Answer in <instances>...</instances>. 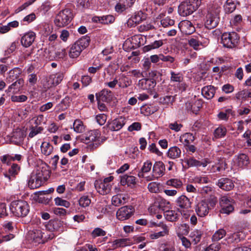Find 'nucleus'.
I'll list each match as a JSON object with an SVG mask.
<instances>
[{"label":"nucleus","instance_id":"nucleus-13","mask_svg":"<svg viewBox=\"0 0 251 251\" xmlns=\"http://www.w3.org/2000/svg\"><path fill=\"white\" fill-rule=\"evenodd\" d=\"M95 187L97 192L103 195L109 193L111 190L110 184L100 180L95 181Z\"/></svg>","mask_w":251,"mask_h":251},{"label":"nucleus","instance_id":"nucleus-33","mask_svg":"<svg viewBox=\"0 0 251 251\" xmlns=\"http://www.w3.org/2000/svg\"><path fill=\"white\" fill-rule=\"evenodd\" d=\"M195 137L191 133H186L180 137L179 140L184 146H188L195 140Z\"/></svg>","mask_w":251,"mask_h":251},{"label":"nucleus","instance_id":"nucleus-36","mask_svg":"<svg viewBox=\"0 0 251 251\" xmlns=\"http://www.w3.org/2000/svg\"><path fill=\"white\" fill-rule=\"evenodd\" d=\"M20 169V167L18 165L16 164H13L11 168L9 169L8 173H4V175L5 177L11 179V177H14L16 175L18 174Z\"/></svg>","mask_w":251,"mask_h":251},{"label":"nucleus","instance_id":"nucleus-10","mask_svg":"<svg viewBox=\"0 0 251 251\" xmlns=\"http://www.w3.org/2000/svg\"><path fill=\"white\" fill-rule=\"evenodd\" d=\"M134 211V208L131 206H123L117 211V218L120 221L127 220L131 217Z\"/></svg>","mask_w":251,"mask_h":251},{"label":"nucleus","instance_id":"nucleus-28","mask_svg":"<svg viewBox=\"0 0 251 251\" xmlns=\"http://www.w3.org/2000/svg\"><path fill=\"white\" fill-rule=\"evenodd\" d=\"M127 201L126 195L122 194H118L113 196L112 198V204L115 206H119L124 204Z\"/></svg>","mask_w":251,"mask_h":251},{"label":"nucleus","instance_id":"nucleus-25","mask_svg":"<svg viewBox=\"0 0 251 251\" xmlns=\"http://www.w3.org/2000/svg\"><path fill=\"white\" fill-rule=\"evenodd\" d=\"M120 178V182L123 186L133 187L136 183V178L134 176L125 175L121 176Z\"/></svg>","mask_w":251,"mask_h":251},{"label":"nucleus","instance_id":"nucleus-14","mask_svg":"<svg viewBox=\"0 0 251 251\" xmlns=\"http://www.w3.org/2000/svg\"><path fill=\"white\" fill-rule=\"evenodd\" d=\"M125 123L126 120L125 118L120 116L110 122H108V127L111 130L118 131L123 127Z\"/></svg>","mask_w":251,"mask_h":251},{"label":"nucleus","instance_id":"nucleus-47","mask_svg":"<svg viewBox=\"0 0 251 251\" xmlns=\"http://www.w3.org/2000/svg\"><path fill=\"white\" fill-rule=\"evenodd\" d=\"M188 44L195 50H198L200 46L202 45L201 43L196 38H191L188 40Z\"/></svg>","mask_w":251,"mask_h":251},{"label":"nucleus","instance_id":"nucleus-9","mask_svg":"<svg viewBox=\"0 0 251 251\" xmlns=\"http://www.w3.org/2000/svg\"><path fill=\"white\" fill-rule=\"evenodd\" d=\"M165 171V165L161 161L155 162L152 167V175L151 176L146 177L147 181H151L153 179L152 177L156 178L162 176Z\"/></svg>","mask_w":251,"mask_h":251},{"label":"nucleus","instance_id":"nucleus-37","mask_svg":"<svg viewBox=\"0 0 251 251\" xmlns=\"http://www.w3.org/2000/svg\"><path fill=\"white\" fill-rule=\"evenodd\" d=\"M152 168V163L150 161H147L144 163L141 172H139L138 176L139 177H144V174L149 173Z\"/></svg>","mask_w":251,"mask_h":251},{"label":"nucleus","instance_id":"nucleus-50","mask_svg":"<svg viewBox=\"0 0 251 251\" xmlns=\"http://www.w3.org/2000/svg\"><path fill=\"white\" fill-rule=\"evenodd\" d=\"M225 10L226 13H232L236 8L235 4L231 0H227L224 6Z\"/></svg>","mask_w":251,"mask_h":251},{"label":"nucleus","instance_id":"nucleus-56","mask_svg":"<svg viewBox=\"0 0 251 251\" xmlns=\"http://www.w3.org/2000/svg\"><path fill=\"white\" fill-rule=\"evenodd\" d=\"M115 21V17L111 15H108L102 16V21L101 24H112Z\"/></svg>","mask_w":251,"mask_h":251},{"label":"nucleus","instance_id":"nucleus-24","mask_svg":"<svg viewBox=\"0 0 251 251\" xmlns=\"http://www.w3.org/2000/svg\"><path fill=\"white\" fill-rule=\"evenodd\" d=\"M113 95L111 91L106 89L101 90L97 95V98L99 101H102L106 102H110L113 99Z\"/></svg>","mask_w":251,"mask_h":251},{"label":"nucleus","instance_id":"nucleus-63","mask_svg":"<svg viewBox=\"0 0 251 251\" xmlns=\"http://www.w3.org/2000/svg\"><path fill=\"white\" fill-rule=\"evenodd\" d=\"M18 69H14L11 70L9 73V76L7 77V80L8 81L10 82L16 79L18 76V75L17 73Z\"/></svg>","mask_w":251,"mask_h":251},{"label":"nucleus","instance_id":"nucleus-26","mask_svg":"<svg viewBox=\"0 0 251 251\" xmlns=\"http://www.w3.org/2000/svg\"><path fill=\"white\" fill-rule=\"evenodd\" d=\"M185 162L188 165V167H201L202 166L205 167L209 163V162L206 159L202 160L201 161L196 160L193 157H190L185 160Z\"/></svg>","mask_w":251,"mask_h":251},{"label":"nucleus","instance_id":"nucleus-43","mask_svg":"<svg viewBox=\"0 0 251 251\" xmlns=\"http://www.w3.org/2000/svg\"><path fill=\"white\" fill-rule=\"evenodd\" d=\"M226 231L223 228H220L217 230L212 235V240L213 241L217 242L226 235Z\"/></svg>","mask_w":251,"mask_h":251},{"label":"nucleus","instance_id":"nucleus-19","mask_svg":"<svg viewBox=\"0 0 251 251\" xmlns=\"http://www.w3.org/2000/svg\"><path fill=\"white\" fill-rule=\"evenodd\" d=\"M176 205L180 209H187L191 207V202L185 195H181L176 201Z\"/></svg>","mask_w":251,"mask_h":251},{"label":"nucleus","instance_id":"nucleus-31","mask_svg":"<svg viewBox=\"0 0 251 251\" xmlns=\"http://www.w3.org/2000/svg\"><path fill=\"white\" fill-rule=\"evenodd\" d=\"M41 180L38 179L37 176L32 173L28 181V186L30 189H35L40 187L42 184Z\"/></svg>","mask_w":251,"mask_h":251},{"label":"nucleus","instance_id":"nucleus-3","mask_svg":"<svg viewBox=\"0 0 251 251\" xmlns=\"http://www.w3.org/2000/svg\"><path fill=\"white\" fill-rule=\"evenodd\" d=\"M90 38L88 36H84L76 41L70 47L69 56L70 58H75L78 57L82 51L87 48L90 43Z\"/></svg>","mask_w":251,"mask_h":251},{"label":"nucleus","instance_id":"nucleus-17","mask_svg":"<svg viewBox=\"0 0 251 251\" xmlns=\"http://www.w3.org/2000/svg\"><path fill=\"white\" fill-rule=\"evenodd\" d=\"M244 238V233L242 231H237L233 233L227 234L225 241L226 244L230 245L233 243H237Z\"/></svg>","mask_w":251,"mask_h":251},{"label":"nucleus","instance_id":"nucleus-4","mask_svg":"<svg viewBox=\"0 0 251 251\" xmlns=\"http://www.w3.org/2000/svg\"><path fill=\"white\" fill-rule=\"evenodd\" d=\"M10 209L16 216L25 217L29 211V206L26 201L17 200L11 203Z\"/></svg>","mask_w":251,"mask_h":251},{"label":"nucleus","instance_id":"nucleus-40","mask_svg":"<svg viewBox=\"0 0 251 251\" xmlns=\"http://www.w3.org/2000/svg\"><path fill=\"white\" fill-rule=\"evenodd\" d=\"M71 100L69 97H66L60 103L56 106V108L60 111H64L67 109L70 106Z\"/></svg>","mask_w":251,"mask_h":251},{"label":"nucleus","instance_id":"nucleus-59","mask_svg":"<svg viewBox=\"0 0 251 251\" xmlns=\"http://www.w3.org/2000/svg\"><path fill=\"white\" fill-rule=\"evenodd\" d=\"M161 25L164 27H166L169 26H172L174 25L175 21L174 20L171 19L169 17H166L160 21Z\"/></svg>","mask_w":251,"mask_h":251},{"label":"nucleus","instance_id":"nucleus-60","mask_svg":"<svg viewBox=\"0 0 251 251\" xmlns=\"http://www.w3.org/2000/svg\"><path fill=\"white\" fill-rule=\"evenodd\" d=\"M127 239H116L113 242V245L115 246V248L124 247L127 245Z\"/></svg>","mask_w":251,"mask_h":251},{"label":"nucleus","instance_id":"nucleus-11","mask_svg":"<svg viewBox=\"0 0 251 251\" xmlns=\"http://www.w3.org/2000/svg\"><path fill=\"white\" fill-rule=\"evenodd\" d=\"M36 34L33 31H29L25 33L21 37V43L25 47H30L35 41Z\"/></svg>","mask_w":251,"mask_h":251},{"label":"nucleus","instance_id":"nucleus-7","mask_svg":"<svg viewBox=\"0 0 251 251\" xmlns=\"http://www.w3.org/2000/svg\"><path fill=\"white\" fill-rule=\"evenodd\" d=\"M37 176L39 180L42 182L47 180L50 176V171L49 166L45 163L42 162L36 167L33 172Z\"/></svg>","mask_w":251,"mask_h":251},{"label":"nucleus","instance_id":"nucleus-29","mask_svg":"<svg viewBox=\"0 0 251 251\" xmlns=\"http://www.w3.org/2000/svg\"><path fill=\"white\" fill-rule=\"evenodd\" d=\"M155 84L151 79L143 78L139 81L138 86L143 90H150L154 87Z\"/></svg>","mask_w":251,"mask_h":251},{"label":"nucleus","instance_id":"nucleus-2","mask_svg":"<svg viewBox=\"0 0 251 251\" xmlns=\"http://www.w3.org/2000/svg\"><path fill=\"white\" fill-rule=\"evenodd\" d=\"M220 6L217 4H213L209 6L205 22L206 28L211 29L217 26L219 22L218 15L220 12Z\"/></svg>","mask_w":251,"mask_h":251},{"label":"nucleus","instance_id":"nucleus-62","mask_svg":"<svg viewBox=\"0 0 251 251\" xmlns=\"http://www.w3.org/2000/svg\"><path fill=\"white\" fill-rule=\"evenodd\" d=\"M131 84V81L129 80L127 77H124L122 79V81L119 82L118 84L120 87L125 88L129 86H130Z\"/></svg>","mask_w":251,"mask_h":251},{"label":"nucleus","instance_id":"nucleus-22","mask_svg":"<svg viewBox=\"0 0 251 251\" xmlns=\"http://www.w3.org/2000/svg\"><path fill=\"white\" fill-rule=\"evenodd\" d=\"M25 136L26 134L24 130L17 128L13 133L12 141L16 145L20 144L24 141Z\"/></svg>","mask_w":251,"mask_h":251},{"label":"nucleus","instance_id":"nucleus-23","mask_svg":"<svg viewBox=\"0 0 251 251\" xmlns=\"http://www.w3.org/2000/svg\"><path fill=\"white\" fill-rule=\"evenodd\" d=\"M63 78L64 74L62 73L50 75L47 81L49 87L58 85L63 80Z\"/></svg>","mask_w":251,"mask_h":251},{"label":"nucleus","instance_id":"nucleus-52","mask_svg":"<svg viewBox=\"0 0 251 251\" xmlns=\"http://www.w3.org/2000/svg\"><path fill=\"white\" fill-rule=\"evenodd\" d=\"M91 200L87 196H83L79 200V204L81 207H86L91 203Z\"/></svg>","mask_w":251,"mask_h":251},{"label":"nucleus","instance_id":"nucleus-18","mask_svg":"<svg viewBox=\"0 0 251 251\" xmlns=\"http://www.w3.org/2000/svg\"><path fill=\"white\" fill-rule=\"evenodd\" d=\"M217 185L219 188L225 191H230L234 187L233 181L229 178L226 177L219 179L218 180Z\"/></svg>","mask_w":251,"mask_h":251},{"label":"nucleus","instance_id":"nucleus-27","mask_svg":"<svg viewBox=\"0 0 251 251\" xmlns=\"http://www.w3.org/2000/svg\"><path fill=\"white\" fill-rule=\"evenodd\" d=\"M24 83L23 79L19 78L8 87L7 91L14 94L17 93L22 90L24 85Z\"/></svg>","mask_w":251,"mask_h":251},{"label":"nucleus","instance_id":"nucleus-32","mask_svg":"<svg viewBox=\"0 0 251 251\" xmlns=\"http://www.w3.org/2000/svg\"><path fill=\"white\" fill-rule=\"evenodd\" d=\"M126 0H118L115 5V10L119 13H122L129 8L130 4L126 3Z\"/></svg>","mask_w":251,"mask_h":251},{"label":"nucleus","instance_id":"nucleus-42","mask_svg":"<svg viewBox=\"0 0 251 251\" xmlns=\"http://www.w3.org/2000/svg\"><path fill=\"white\" fill-rule=\"evenodd\" d=\"M186 106L188 110H190L193 113H196L201 107V104L200 101H195L193 104L191 102H187L186 103Z\"/></svg>","mask_w":251,"mask_h":251},{"label":"nucleus","instance_id":"nucleus-51","mask_svg":"<svg viewBox=\"0 0 251 251\" xmlns=\"http://www.w3.org/2000/svg\"><path fill=\"white\" fill-rule=\"evenodd\" d=\"M27 97L25 95H13L11 97V100L14 102H23L27 100Z\"/></svg>","mask_w":251,"mask_h":251},{"label":"nucleus","instance_id":"nucleus-57","mask_svg":"<svg viewBox=\"0 0 251 251\" xmlns=\"http://www.w3.org/2000/svg\"><path fill=\"white\" fill-rule=\"evenodd\" d=\"M106 235V232L100 228H95L92 232V236L94 238H96L98 236H103Z\"/></svg>","mask_w":251,"mask_h":251},{"label":"nucleus","instance_id":"nucleus-34","mask_svg":"<svg viewBox=\"0 0 251 251\" xmlns=\"http://www.w3.org/2000/svg\"><path fill=\"white\" fill-rule=\"evenodd\" d=\"M181 152V150L178 147L174 146L169 149L167 152V155L169 158L174 159L179 157Z\"/></svg>","mask_w":251,"mask_h":251},{"label":"nucleus","instance_id":"nucleus-54","mask_svg":"<svg viewBox=\"0 0 251 251\" xmlns=\"http://www.w3.org/2000/svg\"><path fill=\"white\" fill-rule=\"evenodd\" d=\"M30 132L29 133L28 137L33 138L38 134L41 133L43 130V128L41 126H32L30 128Z\"/></svg>","mask_w":251,"mask_h":251},{"label":"nucleus","instance_id":"nucleus-58","mask_svg":"<svg viewBox=\"0 0 251 251\" xmlns=\"http://www.w3.org/2000/svg\"><path fill=\"white\" fill-rule=\"evenodd\" d=\"M174 101V98L172 96H166L160 98V102L164 104L172 103Z\"/></svg>","mask_w":251,"mask_h":251},{"label":"nucleus","instance_id":"nucleus-30","mask_svg":"<svg viewBox=\"0 0 251 251\" xmlns=\"http://www.w3.org/2000/svg\"><path fill=\"white\" fill-rule=\"evenodd\" d=\"M215 91L216 90L214 86L208 85L202 88L201 94L204 98L209 100L214 97Z\"/></svg>","mask_w":251,"mask_h":251},{"label":"nucleus","instance_id":"nucleus-1","mask_svg":"<svg viewBox=\"0 0 251 251\" xmlns=\"http://www.w3.org/2000/svg\"><path fill=\"white\" fill-rule=\"evenodd\" d=\"M99 130L95 129L88 131L81 137V141L88 144L90 149L94 150L98 148L106 140L104 137H101Z\"/></svg>","mask_w":251,"mask_h":251},{"label":"nucleus","instance_id":"nucleus-35","mask_svg":"<svg viewBox=\"0 0 251 251\" xmlns=\"http://www.w3.org/2000/svg\"><path fill=\"white\" fill-rule=\"evenodd\" d=\"M189 229V226L187 224H184L179 225L176 230L177 236L180 238L184 237V235H188Z\"/></svg>","mask_w":251,"mask_h":251},{"label":"nucleus","instance_id":"nucleus-15","mask_svg":"<svg viewBox=\"0 0 251 251\" xmlns=\"http://www.w3.org/2000/svg\"><path fill=\"white\" fill-rule=\"evenodd\" d=\"M210 209V206L205 201H201L196 206V212L200 217H203L207 215Z\"/></svg>","mask_w":251,"mask_h":251},{"label":"nucleus","instance_id":"nucleus-16","mask_svg":"<svg viewBox=\"0 0 251 251\" xmlns=\"http://www.w3.org/2000/svg\"><path fill=\"white\" fill-rule=\"evenodd\" d=\"M233 161L235 164L239 168L247 167L250 163L249 157L244 153H240L235 156Z\"/></svg>","mask_w":251,"mask_h":251},{"label":"nucleus","instance_id":"nucleus-55","mask_svg":"<svg viewBox=\"0 0 251 251\" xmlns=\"http://www.w3.org/2000/svg\"><path fill=\"white\" fill-rule=\"evenodd\" d=\"M221 243L219 242H214L210 244L204 251H219L221 249Z\"/></svg>","mask_w":251,"mask_h":251},{"label":"nucleus","instance_id":"nucleus-64","mask_svg":"<svg viewBox=\"0 0 251 251\" xmlns=\"http://www.w3.org/2000/svg\"><path fill=\"white\" fill-rule=\"evenodd\" d=\"M67 55V52L65 49H59L55 52V57L57 59H63Z\"/></svg>","mask_w":251,"mask_h":251},{"label":"nucleus","instance_id":"nucleus-45","mask_svg":"<svg viewBox=\"0 0 251 251\" xmlns=\"http://www.w3.org/2000/svg\"><path fill=\"white\" fill-rule=\"evenodd\" d=\"M226 129L224 126H219L214 131V135L216 138H220L224 137L226 133Z\"/></svg>","mask_w":251,"mask_h":251},{"label":"nucleus","instance_id":"nucleus-44","mask_svg":"<svg viewBox=\"0 0 251 251\" xmlns=\"http://www.w3.org/2000/svg\"><path fill=\"white\" fill-rule=\"evenodd\" d=\"M163 45V41L162 40H156L154 41L151 44L144 47L145 51H149L151 50L156 49L160 47Z\"/></svg>","mask_w":251,"mask_h":251},{"label":"nucleus","instance_id":"nucleus-6","mask_svg":"<svg viewBox=\"0 0 251 251\" xmlns=\"http://www.w3.org/2000/svg\"><path fill=\"white\" fill-rule=\"evenodd\" d=\"M239 37L235 32H225L221 36V43L224 47L233 49L238 44Z\"/></svg>","mask_w":251,"mask_h":251},{"label":"nucleus","instance_id":"nucleus-20","mask_svg":"<svg viewBox=\"0 0 251 251\" xmlns=\"http://www.w3.org/2000/svg\"><path fill=\"white\" fill-rule=\"evenodd\" d=\"M195 10L187 1L182 2L178 6V13L181 16H187L193 13Z\"/></svg>","mask_w":251,"mask_h":251},{"label":"nucleus","instance_id":"nucleus-41","mask_svg":"<svg viewBox=\"0 0 251 251\" xmlns=\"http://www.w3.org/2000/svg\"><path fill=\"white\" fill-rule=\"evenodd\" d=\"M164 216L166 219L170 222L176 221L179 217V215L174 210L166 211Z\"/></svg>","mask_w":251,"mask_h":251},{"label":"nucleus","instance_id":"nucleus-38","mask_svg":"<svg viewBox=\"0 0 251 251\" xmlns=\"http://www.w3.org/2000/svg\"><path fill=\"white\" fill-rule=\"evenodd\" d=\"M202 235V232L201 231L195 229L190 233L189 237L192 240V242L195 244H197L201 241Z\"/></svg>","mask_w":251,"mask_h":251},{"label":"nucleus","instance_id":"nucleus-49","mask_svg":"<svg viewBox=\"0 0 251 251\" xmlns=\"http://www.w3.org/2000/svg\"><path fill=\"white\" fill-rule=\"evenodd\" d=\"M171 77L170 80L173 82H181L183 79V75L180 73H176L173 71L170 72Z\"/></svg>","mask_w":251,"mask_h":251},{"label":"nucleus","instance_id":"nucleus-21","mask_svg":"<svg viewBox=\"0 0 251 251\" xmlns=\"http://www.w3.org/2000/svg\"><path fill=\"white\" fill-rule=\"evenodd\" d=\"M158 226L161 227L162 230L158 232H154L150 234V237L151 239H157L160 237L167 235L169 233V228L168 226L163 223H160Z\"/></svg>","mask_w":251,"mask_h":251},{"label":"nucleus","instance_id":"nucleus-48","mask_svg":"<svg viewBox=\"0 0 251 251\" xmlns=\"http://www.w3.org/2000/svg\"><path fill=\"white\" fill-rule=\"evenodd\" d=\"M54 201L55 204L57 206H62L66 208H69L71 205V203L69 201L63 200L60 197H56L54 199Z\"/></svg>","mask_w":251,"mask_h":251},{"label":"nucleus","instance_id":"nucleus-39","mask_svg":"<svg viewBox=\"0 0 251 251\" xmlns=\"http://www.w3.org/2000/svg\"><path fill=\"white\" fill-rule=\"evenodd\" d=\"M41 149L43 154L48 156L52 152L53 148L49 142H44L41 146Z\"/></svg>","mask_w":251,"mask_h":251},{"label":"nucleus","instance_id":"nucleus-61","mask_svg":"<svg viewBox=\"0 0 251 251\" xmlns=\"http://www.w3.org/2000/svg\"><path fill=\"white\" fill-rule=\"evenodd\" d=\"M148 188L151 193H157L159 191L158 184L155 182L150 183L148 185Z\"/></svg>","mask_w":251,"mask_h":251},{"label":"nucleus","instance_id":"nucleus-5","mask_svg":"<svg viewBox=\"0 0 251 251\" xmlns=\"http://www.w3.org/2000/svg\"><path fill=\"white\" fill-rule=\"evenodd\" d=\"M73 17L72 10L69 8H65L60 11L56 16L54 24L59 27H64L71 23Z\"/></svg>","mask_w":251,"mask_h":251},{"label":"nucleus","instance_id":"nucleus-46","mask_svg":"<svg viewBox=\"0 0 251 251\" xmlns=\"http://www.w3.org/2000/svg\"><path fill=\"white\" fill-rule=\"evenodd\" d=\"M73 128L77 133H81L84 130V127L82 121L80 120H76L74 122Z\"/></svg>","mask_w":251,"mask_h":251},{"label":"nucleus","instance_id":"nucleus-8","mask_svg":"<svg viewBox=\"0 0 251 251\" xmlns=\"http://www.w3.org/2000/svg\"><path fill=\"white\" fill-rule=\"evenodd\" d=\"M43 233L41 229H34L28 232L26 235L27 240L30 243L36 246L43 242Z\"/></svg>","mask_w":251,"mask_h":251},{"label":"nucleus","instance_id":"nucleus-12","mask_svg":"<svg viewBox=\"0 0 251 251\" xmlns=\"http://www.w3.org/2000/svg\"><path fill=\"white\" fill-rule=\"evenodd\" d=\"M178 27L182 33L187 35L191 34L195 31L192 23L188 20H183L180 22Z\"/></svg>","mask_w":251,"mask_h":251},{"label":"nucleus","instance_id":"nucleus-53","mask_svg":"<svg viewBox=\"0 0 251 251\" xmlns=\"http://www.w3.org/2000/svg\"><path fill=\"white\" fill-rule=\"evenodd\" d=\"M166 184L168 186H171L176 188H180L182 185V182L177 179H171L166 182Z\"/></svg>","mask_w":251,"mask_h":251}]
</instances>
